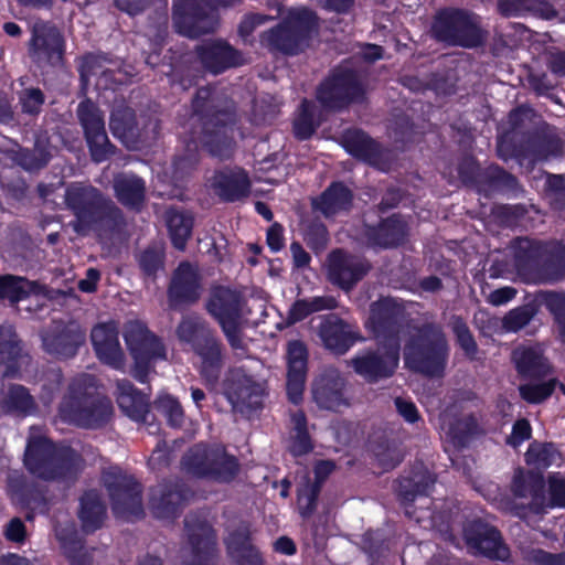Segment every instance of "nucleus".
I'll return each instance as SVG.
<instances>
[{
    "label": "nucleus",
    "instance_id": "51",
    "mask_svg": "<svg viewBox=\"0 0 565 565\" xmlns=\"http://www.w3.org/2000/svg\"><path fill=\"white\" fill-rule=\"evenodd\" d=\"M301 479L298 488V507L300 513L306 516L315 510L320 489L318 484L310 483L307 475H303Z\"/></svg>",
    "mask_w": 565,
    "mask_h": 565
},
{
    "label": "nucleus",
    "instance_id": "48",
    "mask_svg": "<svg viewBox=\"0 0 565 565\" xmlns=\"http://www.w3.org/2000/svg\"><path fill=\"white\" fill-rule=\"evenodd\" d=\"M477 428V424L473 418L469 417L466 419L451 423L446 416L443 418L441 430L445 436L449 438L454 445L461 446L465 444L467 437Z\"/></svg>",
    "mask_w": 565,
    "mask_h": 565
},
{
    "label": "nucleus",
    "instance_id": "16",
    "mask_svg": "<svg viewBox=\"0 0 565 565\" xmlns=\"http://www.w3.org/2000/svg\"><path fill=\"white\" fill-rule=\"evenodd\" d=\"M77 114L85 130L93 160L96 162L106 160L111 153V147L105 131L103 114L90 100L82 102Z\"/></svg>",
    "mask_w": 565,
    "mask_h": 565
},
{
    "label": "nucleus",
    "instance_id": "23",
    "mask_svg": "<svg viewBox=\"0 0 565 565\" xmlns=\"http://www.w3.org/2000/svg\"><path fill=\"white\" fill-rule=\"evenodd\" d=\"M319 337L328 350L343 354L353 345L356 331L351 323L328 316L319 327Z\"/></svg>",
    "mask_w": 565,
    "mask_h": 565
},
{
    "label": "nucleus",
    "instance_id": "20",
    "mask_svg": "<svg viewBox=\"0 0 565 565\" xmlns=\"http://www.w3.org/2000/svg\"><path fill=\"white\" fill-rule=\"evenodd\" d=\"M369 265L360 257L335 250L328 258L329 280L344 290H350L367 273Z\"/></svg>",
    "mask_w": 565,
    "mask_h": 565
},
{
    "label": "nucleus",
    "instance_id": "61",
    "mask_svg": "<svg viewBox=\"0 0 565 565\" xmlns=\"http://www.w3.org/2000/svg\"><path fill=\"white\" fill-rule=\"evenodd\" d=\"M551 507H565V481L558 477L550 478Z\"/></svg>",
    "mask_w": 565,
    "mask_h": 565
},
{
    "label": "nucleus",
    "instance_id": "38",
    "mask_svg": "<svg viewBox=\"0 0 565 565\" xmlns=\"http://www.w3.org/2000/svg\"><path fill=\"white\" fill-rule=\"evenodd\" d=\"M114 188L120 203L129 207H139L145 199V182L131 174H121L115 179Z\"/></svg>",
    "mask_w": 565,
    "mask_h": 565
},
{
    "label": "nucleus",
    "instance_id": "32",
    "mask_svg": "<svg viewBox=\"0 0 565 565\" xmlns=\"http://www.w3.org/2000/svg\"><path fill=\"white\" fill-rule=\"evenodd\" d=\"M513 362L520 374L527 377H541L550 372V365L542 354L540 345L519 347L513 351Z\"/></svg>",
    "mask_w": 565,
    "mask_h": 565
},
{
    "label": "nucleus",
    "instance_id": "29",
    "mask_svg": "<svg viewBox=\"0 0 565 565\" xmlns=\"http://www.w3.org/2000/svg\"><path fill=\"white\" fill-rule=\"evenodd\" d=\"M199 56L202 64L214 74L243 63L239 53L222 41L204 43L199 49Z\"/></svg>",
    "mask_w": 565,
    "mask_h": 565
},
{
    "label": "nucleus",
    "instance_id": "1",
    "mask_svg": "<svg viewBox=\"0 0 565 565\" xmlns=\"http://www.w3.org/2000/svg\"><path fill=\"white\" fill-rule=\"evenodd\" d=\"M404 319L403 306L393 298H383L371 306L366 327L377 339L387 337L383 348L352 360L358 374L369 381H376L393 374L398 364L399 343L396 338L398 326Z\"/></svg>",
    "mask_w": 565,
    "mask_h": 565
},
{
    "label": "nucleus",
    "instance_id": "37",
    "mask_svg": "<svg viewBox=\"0 0 565 565\" xmlns=\"http://www.w3.org/2000/svg\"><path fill=\"white\" fill-rule=\"evenodd\" d=\"M106 509L96 491H87L81 499L78 518L86 533L99 529L105 520Z\"/></svg>",
    "mask_w": 565,
    "mask_h": 565
},
{
    "label": "nucleus",
    "instance_id": "42",
    "mask_svg": "<svg viewBox=\"0 0 565 565\" xmlns=\"http://www.w3.org/2000/svg\"><path fill=\"white\" fill-rule=\"evenodd\" d=\"M291 431L289 450L294 456H301L312 449V444L307 431L306 416L297 411L290 416Z\"/></svg>",
    "mask_w": 565,
    "mask_h": 565
},
{
    "label": "nucleus",
    "instance_id": "52",
    "mask_svg": "<svg viewBox=\"0 0 565 565\" xmlns=\"http://www.w3.org/2000/svg\"><path fill=\"white\" fill-rule=\"evenodd\" d=\"M156 407L167 417L171 426H180L183 411L180 403L170 395H161L156 401Z\"/></svg>",
    "mask_w": 565,
    "mask_h": 565
},
{
    "label": "nucleus",
    "instance_id": "30",
    "mask_svg": "<svg viewBox=\"0 0 565 565\" xmlns=\"http://www.w3.org/2000/svg\"><path fill=\"white\" fill-rule=\"evenodd\" d=\"M200 286L196 270L188 263L181 264L175 270L169 296L171 301H194L199 298Z\"/></svg>",
    "mask_w": 565,
    "mask_h": 565
},
{
    "label": "nucleus",
    "instance_id": "41",
    "mask_svg": "<svg viewBox=\"0 0 565 565\" xmlns=\"http://www.w3.org/2000/svg\"><path fill=\"white\" fill-rule=\"evenodd\" d=\"M34 407L33 398L21 385H11L0 399V409L3 413L28 414Z\"/></svg>",
    "mask_w": 565,
    "mask_h": 565
},
{
    "label": "nucleus",
    "instance_id": "25",
    "mask_svg": "<svg viewBox=\"0 0 565 565\" xmlns=\"http://www.w3.org/2000/svg\"><path fill=\"white\" fill-rule=\"evenodd\" d=\"M512 491L515 498L527 499L529 509L534 513L544 511V480L540 473L518 470L513 478Z\"/></svg>",
    "mask_w": 565,
    "mask_h": 565
},
{
    "label": "nucleus",
    "instance_id": "60",
    "mask_svg": "<svg viewBox=\"0 0 565 565\" xmlns=\"http://www.w3.org/2000/svg\"><path fill=\"white\" fill-rule=\"evenodd\" d=\"M376 459L379 463L383 467V469L388 470L394 468L402 460V454L397 448L385 447L380 448L375 452Z\"/></svg>",
    "mask_w": 565,
    "mask_h": 565
},
{
    "label": "nucleus",
    "instance_id": "58",
    "mask_svg": "<svg viewBox=\"0 0 565 565\" xmlns=\"http://www.w3.org/2000/svg\"><path fill=\"white\" fill-rule=\"evenodd\" d=\"M20 100L25 113L36 114L44 103V97L40 89L31 88L23 92Z\"/></svg>",
    "mask_w": 565,
    "mask_h": 565
},
{
    "label": "nucleus",
    "instance_id": "5",
    "mask_svg": "<svg viewBox=\"0 0 565 565\" xmlns=\"http://www.w3.org/2000/svg\"><path fill=\"white\" fill-rule=\"evenodd\" d=\"M448 355V344L441 329L428 324L414 330L405 345V364L414 371L427 374H441Z\"/></svg>",
    "mask_w": 565,
    "mask_h": 565
},
{
    "label": "nucleus",
    "instance_id": "28",
    "mask_svg": "<svg viewBox=\"0 0 565 565\" xmlns=\"http://www.w3.org/2000/svg\"><path fill=\"white\" fill-rule=\"evenodd\" d=\"M211 186L225 201H236L249 193V180L242 169L218 171L211 179Z\"/></svg>",
    "mask_w": 565,
    "mask_h": 565
},
{
    "label": "nucleus",
    "instance_id": "35",
    "mask_svg": "<svg viewBox=\"0 0 565 565\" xmlns=\"http://www.w3.org/2000/svg\"><path fill=\"white\" fill-rule=\"evenodd\" d=\"M44 350L57 358L75 355L78 347L84 342V334L76 330L63 331L58 334L46 333L42 338Z\"/></svg>",
    "mask_w": 565,
    "mask_h": 565
},
{
    "label": "nucleus",
    "instance_id": "14",
    "mask_svg": "<svg viewBox=\"0 0 565 565\" xmlns=\"http://www.w3.org/2000/svg\"><path fill=\"white\" fill-rule=\"evenodd\" d=\"M363 88L356 73L352 71L335 72L321 84L318 99L327 108H339L362 96Z\"/></svg>",
    "mask_w": 565,
    "mask_h": 565
},
{
    "label": "nucleus",
    "instance_id": "36",
    "mask_svg": "<svg viewBox=\"0 0 565 565\" xmlns=\"http://www.w3.org/2000/svg\"><path fill=\"white\" fill-rule=\"evenodd\" d=\"M351 192L342 183H332L319 199L313 201L316 210L324 216H332L349 207L351 203Z\"/></svg>",
    "mask_w": 565,
    "mask_h": 565
},
{
    "label": "nucleus",
    "instance_id": "54",
    "mask_svg": "<svg viewBox=\"0 0 565 565\" xmlns=\"http://www.w3.org/2000/svg\"><path fill=\"white\" fill-rule=\"evenodd\" d=\"M452 330L457 341L467 355L473 356L477 352V344L467 324L459 318L452 320Z\"/></svg>",
    "mask_w": 565,
    "mask_h": 565
},
{
    "label": "nucleus",
    "instance_id": "3",
    "mask_svg": "<svg viewBox=\"0 0 565 565\" xmlns=\"http://www.w3.org/2000/svg\"><path fill=\"white\" fill-rule=\"evenodd\" d=\"M95 379L92 375L82 374L74 379L60 405V417L64 422L86 428L107 422L113 413L111 402L95 394Z\"/></svg>",
    "mask_w": 565,
    "mask_h": 565
},
{
    "label": "nucleus",
    "instance_id": "45",
    "mask_svg": "<svg viewBox=\"0 0 565 565\" xmlns=\"http://www.w3.org/2000/svg\"><path fill=\"white\" fill-rule=\"evenodd\" d=\"M36 285L15 276H0V299L18 302L34 292Z\"/></svg>",
    "mask_w": 565,
    "mask_h": 565
},
{
    "label": "nucleus",
    "instance_id": "19",
    "mask_svg": "<svg viewBox=\"0 0 565 565\" xmlns=\"http://www.w3.org/2000/svg\"><path fill=\"white\" fill-rule=\"evenodd\" d=\"M93 348L97 358L115 370H124L125 353L121 349L118 328L115 322L99 323L90 332Z\"/></svg>",
    "mask_w": 565,
    "mask_h": 565
},
{
    "label": "nucleus",
    "instance_id": "40",
    "mask_svg": "<svg viewBox=\"0 0 565 565\" xmlns=\"http://www.w3.org/2000/svg\"><path fill=\"white\" fill-rule=\"evenodd\" d=\"M499 10L507 17L521 15L525 12H533L544 19L556 15L553 6L546 0H500Z\"/></svg>",
    "mask_w": 565,
    "mask_h": 565
},
{
    "label": "nucleus",
    "instance_id": "10",
    "mask_svg": "<svg viewBox=\"0 0 565 565\" xmlns=\"http://www.w3.org/2000/svg\"><path fill=\"white\" fill-rule=\"evenodd\" d=\"M183 466L194 477L220 482L231 481L238 470L236 459L227 455L222 446H194L183 458Z\"/></svg>",
    "mask_w": 565,
    "mask_h": 565
},
{
    "label": "nucleus",
    "instance_id": "18",
    "mask_svg": "<svg viewBox=\"0 0 565 565\" xmlns=\"http://www.w3.org/2000/svg\"><path fill=\"white\" fill-rule=\"evenodd\" d=\"M463 535L475 554L499 561H505L509 557V550L502 544L499 532L488 524L473 521L465 527Z\"/></svg>",
    "mask_w": 565,
    "mask_h": 565
},
{
    "label": "nucleus",
    "instance_id": "43",
    "mask_svg": "<svg viewBox=\"0 0 565 565\" xmlns=\"http://www.w3.org/2000/svg\"><path fill=\"white\" fill-rule=\"evenodd\" d=\"M167 224L175 248L183 249L191 235L193 218L191 215L171 210L167 213Z\"/></svg>",
    "mask_w": 565,
    "mask_h": 565
},
{
    "label": "nucleus",
    "instance_id": "31",
    "mask_svg": "<svg viewBox=\"0 0 565 565\" xmlns=\"http://www.w3.org/2000/svg\"><path fill=\"white\" fill-rule=\"evenodd\" d=\"M117 403L120 409L131 419L136 422L146 420L149 413L148 399L127 380L117 382Z\"/></svg>",
    "mask_w": 565,
    "mask_h": 565
},
{
    "label": "nucleus",
    "instance_id": "47",
    "mask_svg": "<svg viewBox=\"0 0 565 565\" xmlns=\"http://www.w3.org/2000/svg\"><path fill=\"white\" fill-rule=\"evenodd\" d=\"M20 354V348L11 327H0V365H7L4 375L14 373L11 362Z\"/></svg>",
    "mask_w": 565,
    "mask_h": 565
},
{
    "label": "nucleus",
    "instance_id": "55",
    "mask_svg": "<svg viewBox=\"0 0 565 565\" xmlns=\"http://www.w3.org/2000/svg\"><path fill=\"white\" fill-rule=\"evenodd\" d=\"M408 482L413 486V490H406L404 497L408 499L411 495L412 500H414L416 494L428 493L430 487L435 483V479L427 470L422 469L415 472L414 476L409 478Z\"/></svg>",
    "mask_w": 565,
    "mask_h": 565
},
{
    "label": "nucleus",
    "instance_id": "62",
    "mask_svg": "<svg viewBox=\"0 0 565 565\" xmlns=\"http://www.w3.org/2000/svg\"><path fill=\"white\" fill-rule=\"evenodd\" d=\"M531 436V427L527 420L521 419L518 420L512 429V434L508 439V443L513 447H518L524 440L529 439Z\"/></svg>",
    "mask_w": 565,
    "mask_h": 565
},
{
    "label": "nucleus",
    "instance_id": "9",
    "mask_svg": "<svg viewBox=\"0 0 565 565\" xmlns=\"http://www.w3.org/2000/svg\"><path fill=\"white\" fill-rule=\"evenodd\" d=\"M124 339L135 361L134 376L143 383L152 363L166 360V348L145 323L137 320L125 324Z\"/></svg>",
    "mask_w": 565,
    "mask_h": 565
},
{
    "label": "nucleus",
    "instance_id": "22",
    "mask_svg": "<svg viewBox=\"0 0 565 565\" xmlns=\"http://www.w3.org/2000/svg\"><path fill=\"white\" fill-rule=\"evenodd\" d=\"M307 349L300 341H290L287 348V394L294 404L302 398L307 374Z\"/></svg>",
    "mask_w": 565,
    "mask_h": 565
},
{
    "label": "nucleus",
    "instance_id": "63",
    "mask_svg": "<svg viewBox=\"0 0 565 565\" xmlns=\"http://www.w3.org/2000/svg\"><path fill=\"white\" fill-rule=\"evenodd\" d=\"M267 20V17L262 14H249L241 22L238 32L239 35L246 41L247 38L253 33L255 28Z\"/></svg>",
    "mask_w": 565,
    "mask_h": 565
},
{
    "label": "nucleus",
    "instance_id": "46",
    "mask_svg": "<svg viewBox=\"0 0 565 565\" xmlns=\"http://www.w3.org/2000/svg\"><path fill=\"white\" fill-rule=\"evenodd\" d=\"M552 252V246L533 242L529 238H520L514 245L515 262L519 269L526 267L532 263Z\"/></svg>",
    "mask_w": 565,
    "mask_h": 565
},
{
    "label": "nucleus",
    "instance_id": "50",
    "mask_svg": "<svg viewBox=\"0 0 565 565\" xmlns=\"http://www.w3.org/2000/svg\"><path fill=\"white\" fill-rule=\"evenodd\" d=\"M313 108L311 102H302L300 113L294 124L295 134L299 139H307L315 131L317 122L313 119Z\"/></svg>",
    "mask_w": 565,
    "mask_h": 565
},
{
    "label": "nucleus",
    "instance_id": "8",
    "mask_svg": "<svg viewBox=\"0 0 565 565\" xmlns=\"http://www.w3.org/2000/svg\"><path fill=\"white\" fill-rule=\"evenodd\" d=\"M315 13L306 8L291 9L275 29L262 35V44L273 52L297 54L308 44V36L316 26Z\"/></svg>",
    "mask_w": 565,
    "mask_h": 565
},
{
    "label": "nucleus",
    "instance_id": "64",
    "mask_svg": "<svg viewBox=\"0 0 565 565\" xmlns=\"http://www.w3.org/2000/svg\"><path fill=\"white\" fill-rule=\"evenodd\" d=\"M395 406L399 415L408 423H415L418 419V412L416 406L406 399L397 397L395 399Z\"/></svg>",
    "mask_w": 565,
    "mask_h": 565
},
{
    "label": "nucleus",
    "instance_id": "21",
    "mask_svg": "<svg viewBox=\"0 0 565 565\" xmlns=\"http://www.w3.org/2000/svg\"><path fill=\"white\" fill-rule=\"evenodd\" d=\"M31 53L38 61L56 64L62 60L63 39L58 30L44 21L32 25Z\"/></svg>",
    "mask_w": 565,
    "mask_h": 565
},
{
    "label": "nucleus",
    "instance_id": "53",
    "mask_svg": "<svg viewBox=\"0 0 565 565\" xmlns=\"http://www.w3.org/2000/svg\"><path fill=\"white\" fill-rule=\"evenodd\" d=\"M554 387L555 382L551 380L541 384L522 385L519 390L522 398L529 403H540L552 394Z\"/></svg>",
    "mask_w": 565,
    "mask_h": 565
},
{
    "label": "nucleus",
    "instance_id": "4",
    "mask_svg": "<svg viewBox=\"0 0 565 565\" xmlns=\"http://www.w3.org/2000/svg\"><path fill=\"white\" fill-rule=\"evenodd\" d=\"M24 465L31 473L42 479H66L81 468V459L70 447H56L39 428H31Z\"/></svg>",
    "mask_w": 565,
    "mask_h": 565
},
{
    "label": "nucleus",
    "instance_id": "49",
    "mask_svg": "<svg viewBox=\"0 0 565 565\" xmlns=\"http://www.w3.org/2000/svg\"><path fill=\"white\" fill-rule=\"evenodd\" d=\"M558 457L559 455L557 450L551 444L543 445L533 443L530 445L525 454L526 462L537 469L550 467L558 459Z\"/></svg>",
    "mask_w": 565,
    "mask_h": 565
},
{
    "label": "nucleus",
    "instance_id": "17",
    "mask_svg": "<svg viewBox=\"0 0 565 565\" xmlns=\"http://www.w3.org/2000/svg\"><path fill=\"white\" fill-rule=\"evenodd\" d=\"M263 386L245 374L242 370H234L226 380L225 395L233 408L239 413H247L260 406Z\"/></svg>",
    "mask_w": 565,
    "mask_h": 565
},
{
    "label": "nucleus",
    "instance_id": "39",
    "mask_svg": "<svg viewBox=\"0 0 565 565\" xmlns=\"http://www.w3.org/2000/svg\"><path fill=\"white\" fill-rule=\"evenodd\" d=\"M226 545L230 555L241 565H262L260 555L250 544L245 529L230 534Z\"/></svg>",
    "mask_w": 565,
    "mask_h": 565
},
{
    "label": "nucleus",
    "instance_id": "6",
    "mask_svg": "<svg viewBox=\"0 0 565 565\" xmlns=\"http://www.w3.org/2000/svg\"><path fill=\"white\" fill-rule=\"evenodd\" d=\"M66 206L73 212L75 221L72 222L74 231L86 234L95 224L105 217L117 218L119 210L109 200L92 185L74 183L65 192Z\"/></svg>",
    "mask_w": 565,
    "mask_h": 565
},
{
    "label": "nucleus",
    "instance_id": "24",
    "mask_svg": "<svg viewBox=\"0 0 565 565\" xmlns=\"http://www.w3.org/2000/svg\"><path fill=\"white\" fill-rule=\"evenodd\" d=\"M344 381L335 370H328L321 374L312 384V395L321 408L337 411L345 406L343 397Z\"/></svg>",
    "mask_w": 565,
    "mask_h": 565
},
{
    "label": "nucleus",
    "instance_id": "13",
    "mask_svg": "<svg viewBox=\"0 0 565 565\" xmlns=\"http://www.w3.org/2000/svg\"><path fill=\"white\" fill-rule=\"evenodd\" d=\"M104 482L116 515L134 519L142 514L140 486L131 476L122 473L119 468H110L104 473Z\"/></svg>",
    "mask_w": 565,
    "mask_h": 565
},
{
    "label": "nucleus",
    "instance_id": "11",
    "mask_svg": "<svg viewBox=\"0 0 565 565\" xmlns=\"http://www.w3.org/2000/svg\"><path fill=\"white\" fill-rule=\"evenodd\" d=\"M434 36L443 42L475 47L482 42L479 17L462 10H444L433 24Z\"/></svg>",
    "mask_w": 565,
    "mask_h": 565
},
{
    "label": "nucleus",
    "instance_id": "44",
    "mask_svg": "<svg viewBox=\"0 0 565 565\" xmlns=\"http://www.w3.org/2000/svg\"><path fill=\"white\" fill-rule=\"evenodd\" d=\"M406 235V224L398 216H392L379 226L374 244L382 247H391L399 244Z\"/></svg>",
    "mask_w": 565,
    "mask_h": 565
},
{
    "label": "nucleus",
    "instance_id": "33",
    "mask_svg": "<svg viewBox=\"0 0 565 565\" xmlns=\"http://www.w3.org/2000/svg\"><path fill=\"white\" fill-rule=\"evenodd\" d=\"M345 147L348 151L354 157L369 162L380 170L387 169L386 164L382 162V158L384 157L383 150L364 132H350L345 139Z\"/></svg>",
    "mask_w": 565,
    "mask_h": 565
},
{
    "label": "nucleus",
    "instance_id": "56",
    "mask_svg": "<svg viewBox=\"0 0 565 565\" xmlns=\"http://www.w3.org/2000/svg\"><path fill=\"white\" fill-rule=\"evenodd\" d=\"M547 306L556 319L559 337L565 343V295H551L547 300Z\"/></svg>",
    "mask_w": 565,
    "mask_h": 565
},
{
    "label": "nucleus",
    "instance_id": "12",
    "mask_svg": "<svg viewBox=\"0 0 565 565\" xmlns=\"http://www.w3.org/2000/svg\"><path fill=\"white\" fill-rule=\"evenodd\" d=\"M206 308L221 324L230 344L235 349L241 348L239 330L244 312L239 294L225 287H216L211 292Z\"/></svg>",
    "mask_w": 565,
    "mask_h": 565
},
{
    "label": "nucleus",
    "instance_id": "27",
    "mask_svg": "<svg viewBox=\"0 0 565 565\" xmlns=\"http://www.w3.org/2000/svg\"><path fill=\"white\" fill-rule=\"evenodd\" d=\"M109 127L113 135L131 150L139 149L148 139L147 134L135 124L132 110L126 106H119L113 111Z\"/></svg>",
    "mask_w": 565,
    "mask_h": 565
},
{
    "label": "nucleus",
    "instance_id": "2",
    "mask_svg": "<svg viewBox=\"0 0 565 565\" xmlns=\"http://www.w3.org/2000/svg\"><path fill=\"white\" fill-rule=\"evenodd\" d=\"M233 121L234 115L230 107L221 109L211 89L200 88L193 100V114L189 120L192 129L186 145L189 151H195L201 143L212 156L220 159L228 158L234 148L233 129L230 127Z\"/></svg>",
    "mask_w": 565,
    "mask_h": 565
},
{
    "label": "nucleus",
    "instance_id": "57",
    "mask_svg": "<svg viewBox=\"0 0 565 565\" xmlns=\"http://www.w3.org/2000/svg\"><path fill=\"white\" fill-rule=\"evenodd\" d=\"M531 317L527 308H516L504 317L503 326L508 331H518L530 322Z\"/></svg>",
    "mask_w": 565,
    "mask_h": 565
},
{
    "label": "nucleus",
    "instance_id": "15",
    "mask_svg": "<svg viewBox=\"0 0 565 565\" xmlns=\"http://www.w3.org/2000/svg\"><path fill=\"white\" fill-rule=\"evenodd\" d=\"M189 545L183 550L186 565H212L215 555V534L204 520L186 518Z\"/></svg>",
    "mask_w": 565,
    "mask_h": 565
},
{
    "label": "nucleus",
    "instance_id": "34",
    "mask_svg": "<svg viewBox=\"0 0 565 565\" xmlns=\"http://www.w3.org/2000/svg\"><path fill=\"white\" fill-rule=\"evenodd\" d=\"M55 533L61 548L68 557L71 565H93V556L83 547L81 541L77 539L73 524L57 526Z\"/></svg>",
    "mask_w": 565,
    "mask_h": 565
},
{
    "label": "nucleus",
    "instance_id": "59",
    "mask_svg": "<svg viewBox=\"0 0 565 565\" xmlns=\"http://www.w3.org/2000/svg\"><path fill=\"white\" fill-rule=\"evenodd\" d=\"M140 267L147 274L156 273L162 265V253L156 248L146 249L139 258Z\"/></svg>",
    "mask_w": 565,
    "mask_h": 565
},
{
    "label": "nucleus",
    "instance_id": "7",
    "mask_svg": "<svg viewBox=\"0 0 565 565\" xmlns=\"http://www.w3.org/2000/svg\"><path fill=\"white\" fill-rule=\"evenodd\" d=\"M178 338L191 347L201 359V373L213 383L222 367L221 347L206 323L199 317L188 316L177 329Z\"/></svg>",
    "mask_w": 565,
    "mask_h": 565
},
{
    "label": "nucleus",
    "instance_id": "26",
    "mask_svg": "<svg viewBox=\"0 0 565 565\" xmlns=\"http://www.w3.org/2000/svg\"><path fill=\"white\" fill-rule=\"evenodd\" d=\"M188 495L179 483L159 484L151 490L150 508L158 519L177 515Z\"/></svg>",
    "mask_w": 565,
    "mask_h": 565
}]
</instances>
